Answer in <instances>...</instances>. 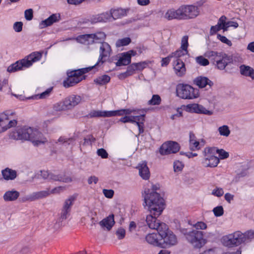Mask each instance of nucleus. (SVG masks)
<instances>
[{"label":"nucleus","instance_id":"obj_24","mask_svg":"<svg viewBox=\"0 0 254 254\" xmlns=\"http://www.w3.org/2000/svg\"><path fill=\"white\" fill-rule=\"evenodd\" d=\"M240 72L245 76L249 77L252 80H254V69L252 67L242 64L240 66Z\"/></svg>","mask_w":254,"mask_h":254},{"label":"nucleus","instance_id":"obj_62","mask_svg":"<svg viewBox=\"0 0 254 254\" xmlns=\"http://www.w3.org/2000/svg\"><path fill=\"white\" fill-rule=\"evenodd\" d=\"M103 193L106 197L111 198L114 195V191L112 190L104 189Z\"/></svg>","mask_w":254,"mask_h":254},{"label":"nucleus","instance_id":"obj_28","mask_svg":"<svg viewBox=\"0 0 254 254\" xmlns=\"http://www.w3.org/2000/svg\"><path fill=\"white\" fill-rule=\"evenodd\" d=\"M131 62V55L128 53H123L116 63L117 66L128 65Z\"/></svg>","mask_w":254,"mask_h":254},{"label":"nucleus","instance_id":"obj_42","mask_svg":"<svg viewBox=\"0 0 254 254\" xmlns=\"http://www.w3.org/2000/svg\"><path fill=\"white\" fill-rule=\"evenodd\" d=\"M48 96V89H47L45 91L43 92L40 93V94H35L31 96H29L27 98H26V99L30 100V99H33V100H38L40 99H44L46 98V96Z\"/></svg>","mask_w":254,"mask_h":254},{"label":"nucleus","instance_id":"obj_57","mask_svg":"<svg viewBox=\"0 0 254 254\" xmlns=\"http://www.w3.org/2000/svg\"><path fill=\"white\" fill-rule=\"evenodd\" d=\"M184 167L183 163L179 161H176L174 163V169L175 172H179L182 170Z\"/></svg>","mask_w":254,"mask_h":254},{"label":"nucleus","instance_id":"obj_40","mask_svg":"<svg viewBox=\"0 0 254 254\" xmlns=\"http://www.w3.org/2000/svg\"><path fill=\"white\" fill-rule=\"evenodd\" d=\"M226 19H227V18L226 16H225V19H224V24L223 25V30L224 31H227L228 28L230 27H234L235 28H237L238 27L239 25L237 22H234V21L226 22Z\"/></svg>","mask_w":254,"mask_h":254},{"label":"nucleus","instance_id":"obj_27","mask_svg":"<svg viewBox=\"0 0 254 254\" xmlns=\"http://www.w3.org/2000/svg\"><path fill=\"white\" fill-rule=\"evenodd\" d=\"M19 196V192L15 190L6 191L3 195V198L6 202L13 201L16 200Z\"/></svg>","mask_w":254,"mask_h":254},{"label":"nucleus","instance_id":"obj_58","mask_svg":"<svg viewBox=\"0 0 254 254\" xmlns=\"http://www.w3.org/2000/svg\"><path fill=\"white\" fill-rule=\"evenodd\" d=\"M97 153L98 156L101 157L103 159L107 158L108 154L105 149L104 148H100L97 150Z\"/></svg>","mask_w":254,"mask_h":254},{"label":"nucleus","instance_id":"obj_47","mask_svg":"<svg viewBox=\"0 0 254 254\" xmlns=\"http://www.w3.org/2000/svg\"><path fill=\"white\" fill-rule=\"evenodd\" d=\"M70 211L62 208L59 218L64 221L70 215Z\"/></svg>","mask_w":254,"mask_h":254},{"label":"nucleus","instance_id":"obj_11","mask_svg":"<svg viewBox=\"0 0 254 254\" xmlns=\"http://www.w3.org/2000/svg\"><path fill=\"white\" fill-rule=\"evenodd\" d=\"M183 20L196 18L200 14L199 9L194 5H181Z\"/></svg>","mask_w":254,"mask_h":254},{"label":"nucleus","instance_id":"obj_10","mask_svg":"<svg viewBox=\"0 0 254 254\" xmlns=\"http://www.w3.org/2000/svg\"><path fill=\"white\" fill-rule=\"evenodd\" d=\"M162 229L158 233L166 246H174L178 241L175 235L170 230L166 224H162Z\"/></svg>","mask_w":254,"mask_h":254},{"label":"nucleus","instance_id":"obj_38","mask_svg":"<svg viewBox=\"0 0 254 254\" xmlns=\"http://www.w3.org/2000/svg\"><path fill=\"white\" fill-rule=\"evenodd\" d=\"M219 53L213 51H207L205 54V57L210 59L211 60H213L214 64H215L216 59L218 57Z\"/></svg>","mask_w":254,"mask_h":254},{"label":"nucleus","instance_id":"obj_29","mask_svg":"<svg viewBox=\"0 0 254 254\" xmlns=\"http://www.w3.org/2000/svg\"><path fill=\"white\" fill-rule=\"evenodd\" d=\"M89 116L91 118L94 117H113L114 113L111 111H93L89 113Z\"/></svg>","mask_w":254,"mask_h":254},{"label":"nucleus","instance_id":"obj_39","mask_svg":"<svg viewBox=\"0 0 254 254\" xmlns=\"http://www.w3.org/2000/svg\"><path fill=\"white\" fill-rule=\"evenodd\" d=\"M188 54V50H185L184 49L180 48L179 50H177L176 52L172 53L171 55L172 58H176L179 59L182 56L186 55Z\"/></svg>","mask_w":254,"mask_h":254},{"label":"nucleus","instance_id":"obj_18","mask_svg":"<svg viewBox=\"0 0 254 254\" xmlns=\"http://www.w3.org/2000/svg\"><path fill=\"white\" fill-rule=\"evenodd\" d=\"M111 51V47L108 43L106 42H102L100 45V55L98 62L103 63L105 61L106 59L110 56Z\"/></svg>","mask_w":254,"mask_h":254},{"label":"nucleus","instance_id":"obj_52","mask_svg":"<svg viewBox=\"0 0 254 254\" xmlns=\"http://www.w3.org/2000/svg\"><path fill=\"white\" fill-rule=\"evenodd\" d=\"M230 57L232 58V63L231 64H237L242 63L243 62V58L238 54L230 55Z\"/></svg>","mask_w":254,"mask_h":254},{"label":"nucleus","instance_id":"obj_41","mask_svg":"<svg viewBox=\"0 0 254 254\" xmlns=\"http://www.w3.org/2000/svg\"><path fill=\"white\" fill-rule=\"evenodd\" d=\"M64 221L58 218L57 220L54 222L52 226V229L54 230V232H56L59 230L64 225Z\"/></svg>","mask_w":254,"mask_h":254},{"label":"nucleus","instance_id":"obj_51","mask_svg":"<svg viewBox=\"0 0 254 254\" xmlns=\"http://www.w3.org/2000/svg\"><path fill=\"white\" fill-rule=\"evenodd\" d=\"M193 226L196 228L195 230H205L207 228V225L203 222L199 221L193 225Z\"/></svg>","mask_w":254,"mask_h":254},{"label":"nucleus","instance_id":"obj_6","mask_svg":"<svg viewBox=\"0 0 254 254\" xmlns=\"http://www.w3.org/2000/svg\"><path fill=\"white\" fill-rule=\"evenodd\" d=\"M94 66H89L77 70L68 72L67 73L68 77L64 81V86L68 88L73 86L84 79L83 74L91 70Z\"/></svg>","mask_w":254,"mask_h":254},{"label":"nucleus","instance_id":"obj_48","mask_svg":"<svg viewBox=\"0 0 254 254\" xmlns=\"http://www.w3.org/2000/svg\"><path fill=\"white\" fill-rule=\"evenodd\" d=\"M101 18L102 19V22H107L108 21H111L112 19L111 13L109 12H103L100 14Z\"/></svg>","mask_w":254,"mask_h":254},{"label":"nucleus","instance_id":"obj_59","mask_svg":"<svg viewBox=\"0 0 254 254\" xmlns=\"http://www.w3.org/2000/svg\"><path fill=\"white\" fill-rule=\"evenodd\" d=\"M125 234H126V231L123 228H119L116 231V235L119 239H123L125 236Z\"/></svg>","mask_w":254,"mask_h":254},{"label":"nucleus","instance_id":"obj_61","mask_svg":"<svg viewBox=\"0 0 254 254\" xmlns=\"http://www.w3.org/2000/svg\"><path fill=\"white\" fill-rule=\"evenodd\" d=\"M23 23L22 22H15L13 24V29L16 32H20L22 30Z\"/></svg>","mask_w":254,"mask_h":254},{"label":"nucleus","instance_id":"obj_2","mask_svg":"<svg viewBox=\"0 0 254 254\" xmlns=\"http://www.w3.org/2000/svg\"><path fill=\"white\" fill-rule=\"evenodd\" d=\"M43 134L38 130L32 127L23 126L18 127L10 134L11 138L16 140H27L31 141L35 146H38L46 141L42 138Z\"/></svg>","mask_w":254,"mask_h":254},{"label":"nucleus","instance_id":"obj_35","mask_svg":"<svg viewBox=\"0 0 254 254\" xmlns=\"http://www.w3.org/2000/svg\"><path fill=\"white\" fill-rule=\"evenodd\" d=\"M218 131L221 136L228 137L229 136L231 131L227 125H223L218 128Z\"/></svg>","mask_w":254,"mask_h":254},{"label":"nucleus","instance_id":"obj_5","mask_svg":"<svg viewBox=\"0 0 254 254\" xmlns=\"http://www.w3.org/2000/svg\"><path fill=\"white\" fill-rule=\"evenodd\" d=\"M182 233L187 241L194 248L200 249L206 243L202 231L195 229L184 230Z\"/></svg>","mask_w":254,"mask_h":254},{"label":"nucleus","instance_id":"obj_63","mask_svg":"<svg viewBox=\"0 0 254 254\" xmlns=\"http://www.w3.org/2000/svg\"><path fill=\"white\" fill-rule=\"evenodd\" d=\"M65 188L64 187H58L52 189L51 193L53 194H59L65 190Z\"/></svg>","mask_w":254,"mask_h":254},{"label":"nucleus","instance_id":"obj_7","mask_svg":"<svg viewBox=\"0 0 254 254\" xmlns=\"http://www.w3.org/2000/svg\"><path fill=\"white\" fill-rule=\"evenodd\" d=\"M177 95L184 99H193L199 96V91L188 84H180L176 88Z\"/></svg>","mask_w":254,"mask_h":254},{"label":"nucleus","instance_id":"obj_23","mask_svg":"<svg viewBox=\"0 0 254 254\" xmlns=\"http://www.w3.org/2000/svg\"><path fill=\"white\" fill-rule=\"evenodd\" d=\"M114 224V216L113 214L110 215L99 222L100 226L102 228H106L107 230H110Z\"/></svg>","mask_w":254,"mask_h":254},{"label":"nucleus","instance_id":"obj_13","mask_svg":"<svg viewBox=\"0 0 254 254\" xmlns=\"http://www.w3.org/2000/svg\"><path fill=\"white\" fill-rule=\"evenodd\" d=\"M105 38L106 34L104 32H99L95 34L80 35L76 39L77 41L83 42L85 41H88L89 39H92L93 42L100 43L101 44L102 42H104L103 41Z\"/></svg>","mask_w":254,"mask_h":254},{"label":"nucleus","instance_id":"obj_22","mask_svg":"<svg viewBox=\"0 0 254 254\" xmlns=\"http://www.w3.org/2000/svg\"><path fill=\"white\" fill-rule=\"evenodd\" d=\"M137 168L139 170V174L140 177L144 180H148L150 177V172L147 166V163L143 161L139 163Z\"/></svg>","mask_w":254,"mask_h":254},{"label":"nucleus","instance_id":"obj_21","mask_svg":"<svg viewBox=\"0 0 254 254\" xmlns=\"http://www.w3.org/2000/svg\"><path fill=\"white\" fill-rule=\"evenodd\" d=\"M174 69L175 73L179 76H183L186 73L185 64L180 59H177L174 62Z\"/></svg>","mask_w":254,"mask_h":254},{"label":"nucleus","instance_id":"obj_64","mask_svg":"<svg viewBox=\"0 0 254 254\" xmlns=\"http://www.w3.org/2000/svg\"><path fill=\"white\" fill-rule=\"evenodd\" d=\"M172 56L171 55L168 56L166 58H162L161 60V66H167L170 63L171 59L172 58Z\"/></svg>","mask_w":254,"mask_h":254},{"label":"nucleus","instance_id":"obj_60","mask_svg":"<svg viewBox=\"0 0 254 254\" xmlns=\"http://www.w3.org/2000/svg\"><path fill=\"white\" fill-rule=\"evenodd\" d=\"M216 152L219 154V157L221 159H226L229 156V153L223 149H217Z\"/></svg>","mask_w":254,"mask_h":254},{"label":"nucleus","instance_id":"obj_3","mask_svg":"<svg viewBox=\"0 0 254 254\" xmlns=\"http://www.w3.org/2000/svg\"><path fill=\"white\" fill-rule=\"evenodd\" d=\"M44 53V51L33 52L24 59L17 61L10 64L7 68V72H14L31 66L33 63L40 61Z\"/></svg>","mask_w":254,"mask_h":254},{"label":"nucleus","instance_id":"obj_33","mask_svg":"<svg viewBox=\"0 0 254 254\" xmlns=\"http://www.w3.org/2000/svg\"><path fill=\"white\" fill-rule=\"evenodd\" d=\"M225 19V16H222L219 19L218 23L215 26H212L211 27V32L215 33L217 31L223 29V25L224 24V19Z\"/></svg>","mask_w":254,"mask_h":254},{"label":"nucleus","instance_id":"obj_19","mask_svg":"<svg viewBox=\"0 0 254 254\" xmlns=\"http://www.w3.org/2000/svg\"><path fill=\"white\" fill-rule=\"evenodd\" d=\"M48 196L47 190H42L37 192H34L21 198L22 202L33 201L37 199H41Z\"/></svg>","mask_w":254,"mask_h":254},{"label":"nucleus","instance_id":"obj_4","mask_svg":"<svg viewBox=\"0 0 254 254\" xmlns=\"http://www.w3.org/2000/svg\"><path fill=\"white\" fill-rule=\"evenodd\" d=\"M82 98L77 95H70L60 102L53 105V108L56 111H65L72 110L81 102Z\"/></svg>","mask_w":254,"mask_h":254},{"label":"nucleus","instance_id":"obj_25","mask_svg":"<svg viewBox=\"0 0 254 254\" xmlns=\"http://www.w3.org/2000/svg\"><path fill=\"white\" fill-rule=\"evenodd\" d=\"M110 11L112 19L115 20L126 16L128 11V9L118 8L117 9H111Z\"/></svg>","mask_w":254,"mask_h":254},{"label":"nucleus","instance_id":"obj_34","mask_svg":"<svg viewBox=\"0 0 254 254\" xmlns=\"http://www.w3.org/2000/svg\"><path fill=\"white\" fill-rule=\"evenodd\" d=\"M243 242L244 243L251 241L254 238V231L253 230H249L244 233H242Z\"/></svg>","mask_w":254,"mask_h":254},{"label":"nucleus","instance_id":"obj_9","mask_svg":"<svg viewBox=\"0 0 254 254\" xmlns=\"http://www.w3.org/2000/svg\"><path fill=\"white\" fill-rule=\"evenodd\" d=\"M242 232L236 231L233 233L224 236L222 239L223 245L226 247H233L243 243Z\"/></svg>","mask_w":254,"mask_h":254},{"label":"nucleus","instance_id":"obj_8","mask_svg":"<svg viewBox=\"0 0 254 254\" xmlns=\"http://www.w3.org/2000/svg\"><path fill=\"white\" fill-rule=\"evenodd\" d=\"M214 149L212 148H204L203 151L204 158L202 163L205 167H215L219 163V159L214 155Z\"/></svg>","mask_w":254,"mask_h":254},{"label":"nucleus","instance_id":"obj_49","mask_svg":"<svg viewBox=\"0 0 254 254\" xmlns=\"http://www.w3.org/2000/svg\"><path fill=\"white\" fill-rule=\"evenodd\" d=\"M211 194L217 197H220L224 194V191L222 188L216 187L212 190Z\"/></svg>","mask_w":254,"mask_h":254},{"label":"nucleus","instance_id":"obj_12","mask_svg":"<svg viewBox=\"0 0 254 254\" xmlns=\"http://www.w3.org/2000/svg\"><path fill=\"white\" fill-rule=\"evenodd\" d=\"M179 144L173 141H168L164 143L160 147L159 152L162 155H168L171 153H176L180 150Z\"/></svg>","mask_w":254,"mask_h":254},{"label":"nucleus","instance_id":"obj_56","mask_svg":"<svg viewBox=\"0 0 254 254\" xmlns=\"http://www.w3.org/2000/svg\"><path fill=\"white\" fill-rule=\"evenodd\" d=\"M158 189V187L157 185H152V190H150L149 189H145L144 190V192L142 193V196L144 198V194L147 193H156L159 195H160L158 193L155 191V190H157Z\"/></svg>","mask_w":254,"mask_h":254},{"label":"nucleus","instance_id":"obj_17","mask_svg":"<svg viewBox=\"0 0 254 254\" xmlns=\"http://www.w3.org/2000/svg\"><path fill=\"white\" fill-rule=\"evenodd\" d=\"M164 18L168 20L173 19L183 20L181 6L177 9L170 8L165 12Z\"/></svg>","mask_w":254,"mask_h":254},{"label":"nucleus","instance_id":"obj_36","mask_svg":"<svg viewBox=\"0 0 254 254\" xmlns=\"http://www.w3.org/2000/svg\"><path fill=\"white\" fill-rule=\"evenodd\" d=\"M135 112L136 110L130 109L112 111V112L114 113V116H122L123 115H129L132 113H135Z\"/></svg>","mask_w":254,"mask_h":254},{"label":"nucleus","instance_id":"obj_50","mask_svg":"<svg viewBox=\"0 0 254 254\" xmlns=\"http://www.w3.org/2000/svg\"><path fill=\"white\" fill-rule=\"evenodd\" d=\"M213 212L215 216L217 217L221 216L223 214L224 210L222 206H218L213 208Z\"/></svg>","mask_w":254,"mask_h":254},{"label":"nucleus","instance_id":"obj_45","mask_svg":"<svg viewBox=\"0 0 254 254\" xmlns=\"http://www.w3.org/2000/svg\"><path fill=\"white\" fill-rule=\"evenodd\" d=\"M131 42V40L128 37L123 38L118 40L116 42V46L120 47L122 46H127Z\"/></svg>","mask_w":254,"mask_h":254},{"label":"nucleus","instance_id":"obj_46","mask_svg":"<svg viewBox=\"0 0 254 254\" xmlns=\"http://www.w3.org/2000/svg\"><path fill=\"white\" fill-rule=\"evenodd\" d=\"M196 62L200 65L206 66L209 64V61L207 59L200 56L195 58Z\"/></svg>","mask_w":254,"mask_h":254},{"label":"nucleus","instance_id":"obj_14","mask_svg":"<svg viewBox=\"0 0 254 254\" xmlns=\"http://www.w3.org/2000/svg\"><path fill=\"white\" fill-rule=\"evenodd\" d=\"M232 58L229 55L223 52H219L218 57L216 59L215 64L220 70H223L227 65L232 63Z\"/></svg>","mask_w":254,"mask_h":254},{"label":"nucleus","instance_id":"obj_16","mask_svg":"<svg viewBox=\"0 0 254 254\" xmlns=\"http://www.w3.org/2000/svg\"><path fill=\"white\" fill-rule=\"evenodd\" d=\"M186 110L190 113L202 114L206 115H211L213 112L206 109L203 106L198 104H190L186 106Z\"/></svg>","mask_w":254,"mask_h":254},{"label":"nucleus","instance_id":"obj_20","mask_svg":"<svg viewBox=\"0 0 254 254\" xmlns=\"http://www.w3.org/2000/svg\"><path fill=\"white\" fill-rule=\"evenodd\" d=\"M193 83L200 88L205 87L207 86L210 88L213 84V82L208 78L201 76L196 77L193 80Z\"/></svg>","mask_w":254,"mask_h":254},{"label":"nucleus","instance_id":"obj_15","mask_svg":"<svg viewBox=\"0 0 254 254\" xmlns=\"http://www.w3.org/2000/svg\"><path fill=\"white\" fill-rule=\"evenodd\" d=\"M144 115L135 116H125L123 118H121L120 121L124 123H135L138 127L139 133H141L143 132V129L141 126V124H143V122L144 121Z\"/></svg>","mask_w":254,"mask_h":254},{"label":"nucleus","instance_id":"obj_37","mask_svg":"<svg viewBox=\"0 0 254 254\" xmlns=\"http://www.w3.org/2000/svg\"><path fill=\"white\" fill-rule=\"evenodd\" d=\"M136 70H137L136 65H135L134 63L132 64L127 67V71L121 74L120 76H124L125 77H126L128 76L132 75Z\"/></svg>","mask_w":254,"mask_h":254},{"label":"nucleus","instance_id":"obj_55","mask_svg":"<svg viewBox=\"0 0 254 254\" xmlns=\"http://www.w3.org/2000/svg\"><path fill=\"white\" fill-rule=\"evenodd\" d=\"M188 36H184L182 38L181 40V49H184L185 50H188V47L189 46L188 44Z\"/></svg>","mask_w":254,"mask_h":254},{"label":"nucleus","instance_id":"obj_1","mask_svg":"<svg viewBox=\"0 0 254 254\" xmlns=\"http://www.w3.org/2000/svg\"><path fill=\"white\" fill-rule=\"evenodd\" d=\"M144 202L150 212L146 218L147 225L150 229L156 230L159 233L162 224H166L157 219L164 209L163 199L156 193H145Z\"/></svg>","mask_w":254,"mask_h":254},{"label":"nucleus","instance_id":"obj_30","mask_svg":"<svg viewBox=\"0 0 254 254\" xmlns=\"http://www.w3.org/2000/svg\"><path fill=\"white\" fill-rule=\"evenodd\" d=\"M146 242L151 245L155 246H158L160 245L158 240L157 234L151 233L148 234L145 238Z\"/></svg>","mask_w":254,"mask_h":254},{"label":"nucleus","instance_id":"obj_53","mask_svg":"<svg viewBox=\"0 0 254 254\" xmlns=\"http://www.w3.org/2000/svg\"><path fill=\"white\" fill-rule=\"evenodd\" d=\"M190 149L192 151H195L199 149V142L197 141L196 140H194L193 141L190 142Z\"/></svg>","mask_w":254,"mask_h":254},{"label":"nucleus","instance_id":"obj_44","mask_svg":"<svg viewBox=\"0 0 254 254\" xmlns=\"http://www.w3.org/2000/svg\"><path fill=\"white\" fill-rule=\"evenodd\" d=\"M61 19V15L59 13L53 14L49 17V26L54 23L59 22Z\"/></svg>","mask_w":254,"mask_h":254},{"label":"nucleus","instance_id":"obj_31","mask_svg":"<svg viewBox=\"0 0 254 254\" xmlns=\"http://www.w3.org/2000/svg\"><path fill=\"white\" fill-rule=\"evenodd\" d=\"M76 198V195H72L69 196L66 199L63 204L62 208L71 211V207L73 204Z\"/></svg>","mask_w":254,"mask_h":254},{"label":"nucleus","instance_id":"obj_43","mask_svg":"<svg viewBox=\"0 0 254 254\" xmlns=\"http://www.w3.org/2000/svg\"><path fill=\"white\" fill-rule=\"evenodd\" d=\"M161 99L158 95H153L152 98L148 101V104L150 105H158L160 104Z\"/></svg>","mask_w":254,"mask_h":254},{"label":"nucleus","instance_id":"obj_32","mask_svg":"<svg viewBox=\"0 0 254 254\" xmlns=\"http://www.w3.org/2000/svg\"><path fill=\"white\" fill-rule=\"evenodd\" d=\"M110 80V77L107 75H103L94 79V81L97 84L103 85L108 83Z\"/></svg>","mask_w":254,"mask_h":254},{"label":"nucleus","instance_id":"obj_54","mask_svg":"<svg viewBox=\"0 0 254 254\" xmlns=\"http://www.w3.org/2000/svg\"><path fill=\"white\" fill-rule=\"evenodd\" d=\"M24 16L27 20L30 21L32 20L33 17V11L32 9H26L24 12Z\"/></svg>","mask_w":254,"mask_h":254},{"label":"nucleus","instance_id":"obj_26","mask_svg":"<svg viewBox=\"0 0 254 254\" xmlns=\"http://www.w3.org/2000/svg\"><path fill=\"white\" fill-rule=\"evenodd\" d=\"M3 178L6 181L13 180L17 177V172L15 170L9 168H6L1 171Z\"/></svg>","mask_w":254,"mask_h":254}]
</instances>
